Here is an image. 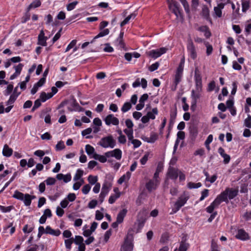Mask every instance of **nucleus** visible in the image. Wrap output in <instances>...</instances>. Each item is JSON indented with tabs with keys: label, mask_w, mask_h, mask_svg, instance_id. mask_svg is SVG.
<instances>
[{
	"label": "nucleus",
	"mask_w": 251,
	"mask_h": 251,
	"mask_svg": "<svg viewBox=\"0 0 251 251\" xmlns=\"http://www.w3.org/2000/svg\"><path fill=\"white\" fill-rule=\"evenodd\" d=\"M238 188H226L225 190L222 192L217 196L222 202H225L227 203L228 200L233 199L238 194Z\"/></svg>",
	"instance_id": "f257e3e1"
},
{
	"label": "nucleus",
	"mask_w": 251,
	"mask_h": 251,
	"mask_svg": "<svg viewBox=\"0 0 251 251\" xmlns=\"http://www.w3.org/2000/svg\"><path fill=\"white\" fill-rule=\"evenodd\" d=\"M189 198L190 195L189 192L184 191L174 203V207L172 208L171 214H175L179 211V209L185 205Z\"/></svg>",
	"instance_id": "f03ea898"
},
{
	"label": "nucleus",
	"mask_w": 251,
	"mask_h": 251,
	"mask_svg": "<svg viewBox=\"0 0 251 251\" xmlns=\"http://www.w3.org/2000/svg\"><path fill=\"white\" fill-rule=\"evenodd\" d=\"M12 197L17 200L23 201L24 204L26 206H30L32 200L36 198V197L34 195H30L27 193L24 194L18 190L15 191Z\"/></svg>",
	"instance_id": "7ed1b4c3"
},
{
	"label": "nucleus",
	"mask_w": 251,
	"mask_h": 251,
	"mask_svg": "<svg viewBox=\"0 0 251 251\" xmlns=\"http://www.w3.org/2000/svg\"><path fill=\"white\" fill-rule=\"evenodd\" d=\"M98 145L103 148H114L116 145V140L112 135L102 137L98 143Z\"/></svg>",
	"instance_id": "20e7f679"
},
{
	"label": "nucleus",
	"mask_w": 251,
	"mask_h": 251,
	"mask_svg": "<svg viewBox=\"0 0 251 251\" xmlns=\"http://www.w3.org/2000/svg\"><path fill=\"white\" fill-rule=\"evenodd\" d=\"M133 237L127 235L125 239L124 244L121 247L122 251H132L133 249Z\"/></svg>",
	"instance_id": "39448f33"
},
{
	"label": "nucleus",
	"mask_w": 251,
	"mask_h": 251,
	"mask_svg": "<svg viewBox=\"0 0 251 251\" xmlns=\"http://www.w3.org/2000/svg\"><path fill=\"white\" fill-rule=\"evenodd\" d=\"M169 6L170 9L176 16L177 18L181 17V9L179 4L175 0H171L169 1Z\"/></svg>",
	"instance_id": "423d86ee"
},
{
	"label": "nucleus",
	"mask_w": 251,
	"mask_h": 251,
	"mask_svg": "<svg viewBox=\"0 0 251 251\" xmlns=\"http://www.w3.org/2000/svg\"><path fill=\"white\" fill-rule=\"evenodd\" d=\"M187 50L188 55L193 60H195L197 58V53L196 48L191 39L188 40L187 44Z\"/></svg>",
	"instance_id": "0eeeda50"
},
{
	"label": "nucleus",
	"mask_w": 251,
	"mask_h": 251,
	"mask_svg": "<svg viewBox=\"0 0 251 251\" xmlns=\"http://www.w3.org/2000/svg\"><path fill=\"white\" fill-rule=\"evenodd\" d=\"M20 94V93L18 94L13 93V94L11 95L8 100L6 102V105H8V106L5 109V112L6 113L9 112L13 107V104Z\"/></svg>",
	"instance_id": "6e6552de"
},
{
	"label": "nucleus",
	"mask_w": 251,
	"mask_h": 251,
	"mask_svg": "<svg viewBox=\"0 0 251 251\" xmlns=\"http://www.w3.org/2000/svg\"><path fill=\"white\" fill-rule=\"evenodd\" d=\"M103 120L105 124L108 126L111 125L116 126L119 124V119L115 117L114 115L112 114H108L105 117Z\"/></svg>",
	"instance_id": "1a4fd4ad"
},
{
	"label": "nucleus",
	"mask_w": 251,
	"mask_h": 251,
	"mask_svg": "<svg viewBox=\"0 0 251 251\" xmlns=\"http://www.w3.org/2000/svg\"><path fill=\"white\" fill-rule=\"evenodd\" d=\"M167 49L166 48L162 47L158 49L152 50L149 51L148 54L150 57L155 59L160 57L163 54L165 53Z\"/></svg>",
	"instance_id": "9d476101"
},
{
	"label": "nucleus",
	"mask_w": 251,
	"mask_h": 251,
	"mask_svg": "<svg viewBox=\"0 0 251 251\" xmlns=\"http://www.w3.org/2000/svg\"><path fill=\"white\" fill-rule=\"evenodd\" d=\"M105 155L108 158L113 157L115 158L117 160H120L122 156V151L119 149H116L112 151L106 152Z\"/></svg>",
	"instance_id": "9b49d317"
},
{
	"label": "nucleus",
	"mask_w": 251,
	"mask_h": 251,
	"mask_svg": "<svg viewBox=\"0 0 251 251\" xmlns=\"http://www.w3.org/2000/svg\"><path fill=\"white\" fill-rule=\"evenodd\" d=\"M160 183L158 182L150 179L145 184V187L148 192L151 193L157 189Z\"/></svg>",
	"instance_id": "f8f14e48"
},
{
	"label": "nucleus",
	"mask_w": 251,
	"mask_h": 251,
	"mask_svg": "<svg viewBox=\"0 0 251 251\" xmlns=\"http://www.w3.org/2000/svg\"><path fill=\"white\" fill-rule=\"evenodd\" d=\"M222 202L221 200L217 196L214 201L210 204L209 206L206 207V211L208 213H213L214 210L218 207L219 205Z\"/></svg>",
	"instance_id": "ddd939ff"
},
{
	"label": "nucleus",
	"mask_w": 251,
	"mask_h": 251,
	"mask_svg": "<svg viewBox=\"0 0 251 251\" xmlns=\"http://www.w3.org/2000/svg\"><path fill=\"white\" fill-rule=\"evenodd\" d=\"M179 170L177 169L170 167L167 172V176L171 179L176 180L178 176Z\"/></svg>",
	"instance_id": "4468645a"
},
{
	"label": "nucleus",
	"mask_w": 251,
	"mask_h": 251,
	"mask_svg": "<svg viewBox=\"0 0 251 251\" xmlns=\"http://www.w3.org/2000/svg\"><path fill=\"white\" fill-rule=\"evenodd\" d=\"M140 85L143 89H146L147 88V81L146 79L142 78L141 79H140L139 78H137L132 83V87L133 88H136L140 86Z\"/></svg>",
	"instance_id": "2eb2a0df"
},
{
	"label": "nucleus",
	"mask_w": 251,
	"mask_h": 251,
	"mask_svg": "<svg viewBox=\"0 0 251 251\" xmlns=\"http://www.w3.org/2000/svg\"><path fill=\"white\" fill-rule=\"evenodd\" d=\"M47 37L45 36L43 30H41L38 37V44L42 46H47Z\"/></svg>",
	"instance_id": "dca6fc26"
},
{
	"label": "nucleus",
	"mask_w": 251,
	"mask_h": 251,
	"mask_svg": "<svg viewBox=\"0 0 251 251\" xmlns=\"http://www.w3.org/2000/svg\"><path fill=\"white\" fill-rule=\"evenodd\" d=\"M71 107H68V110L70 111H81L83 110V108L80 107L75 100H73L70 102Z\"/></svg>",
	"instance_id": "f3484780"
},
{
	"label": "nucleus",
	"mask_w": 251,
	"mask_h": 251,
	"mask_svg": "<svg viewBox=\"0 0 251 251\" xmlns=\"http://www.w3.org/2000/svg\"><path fill=\"white\" fill-rule=\"evenodd\" d=\"M236 237L241 240H247L249 239V234L243 229L238 230Z\"/></svg>",
	"instance_id": "a211bd4d"
},
{
	"label": "nucleus",
	"mask_w": 251,
	"mask_h": 251,
	"mask_svg": "<svg viewBox=\"0 0 251 251\" xmlns=\"http://www.w3.org/2000/svg\"><path fill=\"white\" fill-rule=\"evenodd\" d=\"M46 234L54 236H58L61 234V231L59 229H53L50 226H46Z\"/></svg>",
	"instance_id": "6ab92c4d"
},
{
	"label": "nucleus",
	"mask_w": 251,
	"mask_h": 251,
	"mask_svg": "<svg viewBox=\"0 0 251 251\" xmlns=\"http://www.w3.org/2000/svg\"><path fill=\"white\" fill-rule=\"evenodd\" d=\"M111 186L112 184L111 182L107 181H104L102 184L100 192L107 195L110 190Z\"/></svg>",
	"instance_id": "aec40b11"
},
{
	"label": "nucleus",
	"mask_w": 251,
	"mask_h": 251,
	"mask_svg": "<svg viewBox=\"0 0 251 251\" xmlns=\"http://www.w3.org/2000/svg\"><path fill=\"white\" fill-rule=\"evenodd\" d=\"M201 15L207 21H209L211 23H212L211 20L210 18L209 10L206 5H203L201 11Z\"/></svg>",
	"instance_id": "412c9836"
},
{
	"label": "nucleus",
	"mask_w": 251,
	"mask_h": 251,
	"mask_svg": "<svg viewBox=\"0 0 251 251\" xmlns=\"http://www.w3.org/2000/svg\"><path fill=\"white\" fill-rule=\"evenodd\" d=\"M124 32H121L118 37L115 41V44L120 48H124L125 44L123 41Z\"/></svg>",
	"instance_id": "4be33fe9"
},
{
	"label": "nucleus",
	"mask_w": 251,
	"mask_h": 251,
	"mask_svg": "<svg viewBox=\"0 0 251 251\" xmlns=\"http://www.w3.org/2000/svg\"><path fill=\"white\" fill-rule=\"evenodd\" d=\"M225 4L220 3L218 4L217 6L214 7V14L216 17H221L222 16V10L224 8Z\"/></svg>",
	"instance_id": "5701e85b"
},
{
	"label": "nucleus",
	"mask_w": 251,
	"mask_h": 251,
	"mask_svg": "<svg viewBox=\"0 0 251 251\" xmlns=\"http://www.w3.org/2000/svg\"><path fill=\"white\" fill-rule=\"evenodd\" d=\"M127 212V210L126 209H123L119 212L116 219L118 223H122L123 222L124 218L126 216Z\"/></svg>",
	"instance_id": "b1692460"
},
{
	"label": "nucleus",
	"mask_w": 251,
	"mask_h": 251,
	"mask_svg": "<svg viewBox=\"0 0 251 251\" xmlns=\"http://www.w3.org/2000/svg\"><path fill=\"white\" fill-rule=\"evenodd\" d=\"M13 153V150L9 148L6 144L4 145L2 150V154L4 156L9 157L11 156Z\"/></svg>",
	"instance_id": "393cba45"
},
{
	"label": "nucleus",
	"mask_w": 251,
	"mask_h": 251,
	"mask_svg": "<svg viewBox=\"0 0 251 251\" xmlns=\"http://www.w3.org/2000/svg\"><path fill=\"white\" fill-rule=\"evenodd\" d=\"M158 114V110L157 107H155L152 108L151 111H149L147 112L146 116L150 119L151 120H154L155 119L156 116Z\"/></svg>",
	"instance_id": "a878e982"
},
{
	"label": "nucleus",
	"mask_w": 251,
	"mask_h": 251,
	"mask_svg": "<svg viewBox=\"0 0 251 251\" xmlns=\"http://www.w3.org/2000/svg\"><path fill=\"white\" fill-rule=\"evenodd\" d=\"M131 176V174L130 172H127L126 174L123 175L118 180V183L120 184H122L124 182L128 181Z\"/></svg>",
	"instance_id": "bb28decb"
},
{
	"label": "nucleus",
	"mask_w": 251,
	"mask_h": 251,
	"mask_svg": "<svg viewBox=\"0 0 251 251\" xmlns=\"http://www.w3.org/2000/svg\"><path fill=\"white\" fill-rule=\"evenodd\" d=\"M201 92L196 91V90H193L191 91V97L193 99V105L195 106L198 99L201 97Z\"/></svg>",
	"instance_id": "cd10ccee"
},
{
	"label": "nucleus",
	"mask_w": 251,
	"mask_h": 251,
	"mask_svg": "<svg viewBox=\"0 0 251 251\" xmlns=\"http://www.w3.org/2000/svg\"><path fill=\"white\" fill-rule=\"evenodd\" d=\"M92 158L95 159V160H99L100 162L104 163L107 161V158H108L106 155H100L98 153L95 154L94 156H92Z\"/></svg>",
	"instance_id": "c85d7f7f"
},
{
	"label": "nucleus",
	"mask_w": 251,
	"mask_h": 251,
	"mask_svg": "<svg viewBox=\"0 0 251 251\" xmlns=\"http://www.w3.org/2000/svg\"><path fill=\"white\" fill-rule=\"evenodd\" d=\"M52 97V95H50V94L46 93L45 92H42L40 93L39 99L41 100L42 102H44Z\"/></svg>",
	"instance_id": "c756f323"
},
{
	"label": "nucleus",
	"mask_w": 251,
	"mask_h": 251,
	"mask_svg": "<svg viewBox=\"0 0 251 251\" xmlns=\"http://www.w3.org/2000/svg\"><path fill=\"white\" fill-rule=\"evenodd\" d=\"M189 248V244L185 241H182L180 243V246L178 249H176L174 251H186Z\"/></svg>",
	"instance_id": "7c9ffc66"
},
{
	"label": "nucleus",
	"mask_w": 251,
	"mask_h": 251,
	"mask_svg": "<svg viewBox=\"0 0 251 251\" xmlns=\"http://www.w3.org/2000/svg\"><path fill=\"white\" fill-rule=\"evenodd\" d=\"M41 5V2L40 0H35L30 3L27 8V11L28 12L32 8L39 7Z\"/></svg>",
	"instance_id": "2f4dec72"
},
{
	"label": "nucleus",
	"mask_w": 251,
	"mask_h": 251,
	"mask_svg": "<svg viewBox=\"0 0 251 251\" xmlns=\"http://www.w3.org/2000/svg\"><path fill=\"white\" fill-rule=\"evenodd\" d=\"M130 143L133 145L134 149L139 148L142 144L141 142L139 140L134 139V137L132 139L128 140V146L130 145Z\"/></svg>",
	"instance_id": "473e14b6"
},
{
	"label": "nucleus",
	"mask_w": 251,
	"mask_h": 251,
	"mask_svg": "<svg viewBox=\"0 0 251 251\" xmlns=\"http://www.w3.org/2000/svg\"><path fill=\"white\" fill-rule=\"evenodd\" d=\"M85 151L88 155H92L94 156L95 154H97L94 148L90 145H86L85 146Z\"/></svg>",
	"instance_id": "72a5a7b5"
},
{
	"label": "nucleus",
	"mask_w": 251,
	"mask_h": 251,
	"mask_svg": "<svg viewBox=\"0 0 251 251\" xmlns=\"http://www.w3.org/2000/svg\"><path fill=\"white\" fill-rule=\"evenodd\" d=\"M136 16V14L134 13H133L129 15H128L127 17H126L124 20L121 22V26H123L127 24L129 20L131 19H134Z\"/></svg>",
	"instance_id": "f704fd0d"
},
{
	"label": "nucleus",
	"mask_w": 251,
	"mask_h": 251,
	"mask_svg": "<svg viewBox=\"0 0 251 251\" xmlns=\"http://www.w3.org/2000/svg\"><path fill=\"white\" fill-rule=\"evenodd\" d=\"M74 238L65 239L64 241L65 246L66 248L68 250L70 251L72 249V245L74 243Z\"/></svg>",
	"instance_id": "c9c22d12"
},
{
	"label": "nucleus",
	"mask_w": 251,
	"mask_h": 251,
	"mask_svg": "<svg viewBox=\"0 0 251 251\" xmlns=\"http://www.w3.org/2000/svg\"><path fill=\"white\" fill-rule=\"evenodd\" d=\"M158 139V135L155 133H152L149 138H147L146 141L150 143H154Z\"/></svg>",
	"instance_id": "e433bc0d"
},
{
	"label": "nucleus",
	"mask_w": 251,
	"mask_h": 251,
	"mask_svg": "<svg viewBox=\"0 0 251 251\" xmlns=\"http://www.w3.org/2000/svg\"><path fill=\"white\" fill-rule=\"evenodd\" d=\"M202 184L201 182L194 183L192 182H189L187 184V187L190 189H196L200 188Z\"/></svg>",
	"instance_id": "4c0bfd02"
},
{
	"label": "nucleus",
	"mask_w": 251,
	"mask_h": 251,
	"mask_svg": "<svg viewBox=\"0 0 251 251\" xmlns=\"http://www.w3.org/2000/svg\"><path fill=\"white\" fill-rule=\"evenodd\" d=\"M124 132L127 135L128 140H131L133 137V130L132 128H126L124 129Z\"/></svg>",
	"instance_id": "58836bf2"
},
{
	"label": "nucleus",
	"mask_w": 251,
	"mask_h": 251,
	"mask_svg": "<svg viewBox=\"0 0 251 251\" xmlns=\"http://www.w3.org/2000/svg\"><path fill=\"white\" fill-rule=\"evenodd\" d=\"M83 175V171L81 169H77L75 173V175L74 176L73 180L74 181H77L79 180Z\"/></svg>",
	"instance_id": "ea45409f"
},
{
	"label": "nucleus",
	"mask_w": 251,
	"mask_h": 251,
	"mask_svg": "<svg viewBox=\"0 0 251 251\" xmlns=\"http://www.w3.org/2000/svg\"><path fill=\"white\" fill-rule=\"evenodd\" d=\"M98 178L97 176L90 175L88 177V181L91 185H94L97 183Z\"/></svg>",
	"instance_id": "a19ab883"
},
{
	"label": "nucleus",
	"mask_w": 251,
	"mask_h": 251,
	"mask_svg": "<svg viewBox=\"0 0 251 251\" xmlns=\"http://www.w3.org/2000/svg\"><path fill=\"white\" fill-rule=\"evenodd\" d=\"M109 30L108 29H107V28L104 29L103 30H102L101 31H100L97 36H96L94 37V38L93 39V40H95V39H96L98 38L106 36V35H108L109 34Z\"/></svg>",
	"instance_id": "79ce46f5"
},
{
	"label": "nucleus",
	"mask_w": 251,
	"mask_h": 251,
	"mask_svg": "<svg viewBox=\"0 0 251 251\" xmlns=\"http://www.w3.org/2000/svg\"><path fill=\"white\" fill-rule=\"evenodd\" d=\"M109 30L108 29H107V28L104 29L103 30H102L101 31H100L97 36H96L94 37V38L93 39V40H95V39H96L98 38L106 36V35H108L109 34Z\"/></svg>",
	"instance_id": "37998d69"
},
{
	"label": "nucleus",
	"mask_w": 251,
	"mask_h": 251,
	"mask_svg": "<svg viewBox=\"0 0 251 251\" xmlns=\"http://www.w3.org/2000/svg\"><path fill=\"white\" fill-rule=\"evenodd\" d=\"M131 104L129 102H126L123 104L121 110L123 113L126 112L131 109Z\"/></svg>",
	"instance_id": "c03bdc74"
},
{
	"label": "nucleus",
	"mask_w": 251,
	"mask_h": 251,
	"mask_svg": "<svg viewBox=\"0 0 251 251\" xmlns=\"http://www.w3.org/2000/svg\"><path fill=\"white\" fill-rule=\"evenodd\" d=\"M120 197V193H118L115 195H111L108 199V202L110 204H113L117 199Z\"/></svg>",
	"instance_id": "a18cd8bd"
},
{
	"label": "nucleus",
	"mask_w": 251,
	"mask_h": 251,
	"mask_svg": "<svg viewBox=\"0 0 251 251\" xmlns=\"http://www.w3.org/2000/svg\"><path fill=\"white\" fill-rule=\"evenodd\" d=\"M83 241L84 240L83 237L79 235L75 236V238L74 239V243L77 245L84 244L83 243Z\"/></svg>",
	"instance_id": "49530a36"
},
{
	"label": "nucleus",
	"mask_w": 251,
	"mask_h": 251,
	"mask_svg": "<svg viewBox=\"0 0 251 251\" xmlns=\"http://www.w3.org/2000/svg\"><path fill=\"white\" fill-rule=\"evenodd\" d=\"M244 125L248 128H251V116L249 114L248 117L245 119Z\"/></svg>",
	"instance_id": "de8ad7c7"
},
{
	"label": "nucleus",
	"mask_w": 251,
	"mask_h": 251,
	"mask_svg": "<svg viewBox=\"0 0 251 251\" xmlns=\"http://www.w3.org/2000/svg\"><path fill=\"white\" fill-rule=\"evenodd\" d=\"M13 206H4L0 205V210L2 213H8L10 212L13 209Z\"/></svg>",
	"instance_id": "09e8293b"
},
{
	"label": "nucleus",
	"mask_w": 251,
	"mask_h": 251,
	"mask_svg": "<svg viewBox=\"0 0 251 251\" xmlns=\"http://www.w3.org/2000/svg\"><path fill=\"white\" fill-rule=\"evenodd\" d=\"M78 2L77 1H75L71 3H69L67 5L66 8L68 11H71L74 9L76 6V5L78 4Z\"/></svg>",
	"instance_id": "8fccbe9b"
},
{
	"label": "nucleus",
	"mask_w": 251,
	"mask_h": 251,
	"mask_svg": "<svg viewBox=\"0 0 251 251\" xmlns=\"http://www.w3.org/2000/svg\"><path fill=\"white\" fill-rule=\"evenodd\" d=\"M13 224L12 223H9L8 225L5 226L3 229L4 230H7L8 229L10 228V234H13L15 231V227L12 226Z\"/></svg>",
	"instance_id": "3c124183"
},
{
	"label": "nucleus",
	"mask_w": 251,
	"mask_h": 251,
	"mask_svg": "<svg viewBox=\"0 0 251 251\" xmlns=\"http://www.w3.org/2000/svg\"><path fill=\"white\" fill-rule=\"evenodd\" d=\"M44 182L47 185H53L55 183L56 179L53 177H49Z\"/></svg>",
	"instance_id": "603ef678"
},
{
	"label": "nucleus",
	"mask_w": 251,
	"mask_h": 251,
	"mask_svg": "<svg viewBox=\"0 0 251 251\" xmlns=\"http://www.w3.org/2000/svg\"><path fill=\"white\" fill-rule=\"evenodd\" d=\"M33 228L34 227L32 226L25 225L23 228V231L25 233H29L33 230Z\"/></svg>",
	"instance_id": "864d4df0"
},
{
	"label": "nucleus",
	"mask_w": 251,
	"mask_h": 251,
	"mask_svg": "<svg viewBox=\"0 0 251 251\" xmlns=\"http://www.w3.org/2000/svg\"><path fill=\"white\" fill-rule=\"evenodd\" d=\"M65 148L64 143L62 141H60L55 146V150L57 151L63 150Z\"/></svg>",
	"instance_id": "5fc2aeb1"
},
{
	"label": "nucleus",
	"mask_w": 251,
	"mask_h": 251,
	"mask_svg": "<svg viewBox=\"0 0 251 251\" xmlns=\"http://www.w3.org/2000/svg\"><path fill=\"white\" fill-rule=\"evenodd\" d=\"M182 74L176 73L174 83L177 85L181 81Z\"/></svg>",
	"instance_id": "6e6d98bb"
},
{
	"label": "nucleus",
	"mask_w": 251,
	"mask_h": 251,
	"mask_svg": "<svg viewBox=\"0 0 251 251\" xmlns=\"http://www.w3.org/2000/svg\"><path fill=\"white\" fill-rule=\"evenodd\" d=\"M13 89V85L12 84H9L7 86L6 89L4 92L5 96H8L10 95Z\"/></svg>",
	"instance_id": "4d7b16f0"
},
{
	"label": "nucleus",
	"mask_w": 251,
	"mask_h": 251,
	"mask_svg": "<svg viewBox=\"0 0 251 251\" xmlns=\"http://www.w3.org/2000/svg\"><path fill=\"white\" fill-rule=\"evenodd\" d=\"M242 11L246 12L250 7V2L247 0H243L242 2Z\"/></svg>",
	"instance_id": "13d9d810"
},
{
	"label": "nucleus",
	"mask_w": 251,
	"mask_h": 251,
	"mask_svg": "<svg viewBox=\"0 0 251 251\" xmlns=\"http://www.w3.org/2000/svg\"><path fill=\"white\" fill-rule=\"evenodd\" d=\"M91 186L89 184H86L84 185L82 188V192L84 195H87L89 193L91 190Z\"/></svg>",
	"instance_id": "bf43d9fd"
},
{
	"label": "nucleus",
	"mask_w": 251,
	"mask_h": 251,
	"mask_svg": "<svg viewBox=\"0 0 251 251\" xmlns=\"http://www.w3.org/2000/svg\"><path fill=\"white\" fill-rule=\"evenodd\" d=\"M44 234H46V228L45 229L43 226H40L38 228L37 237L39 238Z\"/></svg>",
	"instance_id": "052dcab7"
},
{
	"label": "nucleus",
	"mask_w": 251,
	"mask_h": 251,
	"mask_svg": "<svg viewBox=\"0 0 251 251\" xmlns=\"http://www.w3.org/2000/svg\"><path fill=\"white\" fill-rule=\"evenodd\" d=\"M209 194V190L208 189H204L201 193V197L200 199V201H203L205 198L208 197Z\"/></svg>",
	"instance_id": "680f3d73"
},
{
	"label": "nucleus",
	"mask_w": 251,
	"mask_h": 251,
	"mask_svg": "<svg viewBox=\"0 0 251 251\" xmlns=\"http://www.w3.org/2000/svg\"><path fill=\"white\" fill-rule=\"evenodd\" d=\"M23 67L24 65L22 63H20L17 65L14 66V68L15 70V72L16 73V74L20 75Z\"/></svg>",
	"instance_id": "e2e57ef3"
},
{
	"label": "nucleus",
	"mask_w": 251,
	"mask_h": 251,
	"mask_svg": "<svg viewBox=\"0 0 251 251\" xmlns=\"http://www.w3.org/2000/svg\"><path fill=\"white\" fill-rule=\"evenodd\" d=\"M177 114L176 109L171 110L170 112V123H173L176 118Z\"/></svg>",
	"instance_id": "0e129e2a"
},
{
	"label": "nucleus",
	"mask_w": 251,
	"mask_h": 251,
	"mask_svg": "<svg viewBox=\"0 0 251 251\" xmlns=\"http://www.w3.org/2000/svg\"><path fill=\"white\" fill-rule=\"evenodd\" d=\"M76 40H72L70 43V44L68 45V46L67 47L66 50H65V52L68 51L71 49H72L74 47H75V46L76 45Z\"/></svg>",
	"instance_id": "69168bd1"
},
{
	"label": "nucleus",
	"mask_w": 251,
	"mask_h": 251,
	"mask_svg": "<svg viewBox=\"0 0 251 251\" xmlns=\"http://www.w3.org/2000/svg\"><path fill=\"white\" fill-rule=\"evenodd\" d=\"M149 153L146 152L144 154L143 157L141 158L140 161L142 165H145L147 163V162L148 160V158H149Z\"/></svg>",
	"instance_id": "338daca9"
},
{
	"label": "nucleus",
	"mask_w": 251,
	"mask_h": 251,
	"mask_svg": "<svg viewBox=\"0 0 251 251\" xmlns=\"http://www.w3.org/2000/svg\"><path fill=\"white\" fill-rule=\"evenodd\" d=\"M62 235L63 238L69 239L72 238V233L69 230H65L63 231Z\"/></svg>",
	"instance_id": "774afa93"
}]
</instances>
